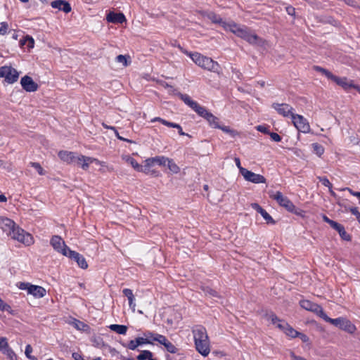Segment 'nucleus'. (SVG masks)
<instances>
[{
	"label": "nucleus",
	"instance_id": "nucleus-1",
	"mask_svg": "<svg viewBox=\"0 0 360 360\" xmlns=\"http://www.w3.org/2000/svg\"><path fill=\"white\" fill-rule=\"evenodd\" d=\"M205 16L213 23L219 24L224 30L231 32L237 37L245 39L251 44L259 46H264L266 44V41L264 39L259 38L257 34L251 32L245 26H240L233 21L226 22L212 12L205 13Z\"/></svg>",
	"mask_w": 360,
	"mask_h": 360
},
{
	"label": "nucleus",
	"instance_id": "nucleus-2",
	"mask_svg": "<svg viewBox=\"0 0 360 360\" xmlns=\"http://www.w3.org/2000/svg\"><path fill=\"white\" fill-rule=\"evenodd\" d=\"M195 348L203 356H207L211 351V345L206 329L198 326L192 330Z\"/></svg>",
	"mask_w": 360,
	"mask_h": 360
},
{
	"label": "nucleus",
	"instance_id": "nucleus-3",
	"mask_svg": "<svg viewBox=\"0 0 360 360\" xmlns=\"http://www.w3.org/2000/svg\"><path fill=\"white\" fill-rule=\"evenodd\" d=\"M184 53L188 56L199 67L213 72H217L219 69V64L217 62L214 61L212 58L202 56L199 53H191L184 51Z\"/></svg>",
	"mask_w": 360,
	"mask_h": 360
},
{
	"label": "nucleus",
	"instance_id": "nucleus-4",
	"mask_svg": "<svg viewBox=\"0 0 360 360\" xmlns=\"http://www.w3.org/2000/svg\"><path fill=\"white\" fill-rule=\"evenodd\" d=\"M16 287L21 290H25L27 295H32L36 299L42 298L46 295V290L44 287L28 282H18Z\"/></svg>",
	"mask_w": 360,
	"mask_h": 360
},
{
	"label": "nucleus",
	"instance_id": "nucleus-5",
	"mask_svg": "<svg viewBox=\"0 0 360 360\" xmlns=\"http://www.w3.org/2000/svg\"><path fill=\"white\" fill-rule=\"evenodd\" d=\"M8 236L25 246H30L34 243L33 236L30 233L21 229L17 224L15 226V228H13Z\"/></svg>",
	"mask_w": 360,
	"mask_h": 360
},
{
	"label": "nucleus",
	"instance_id": "nucleus-6",
	"mask_svg": "<svg viewBox=\"0 0 360 360\" xmlns=\"http://www.w3.org/2000/svg\"><path fill=\"white\" fill-rule=\"evenodd\" d=\"M323 319L349 333H354L356 330V326L346 318L331 319L325 314Z\"/></svg>",
	"mask_w": 360,
	"mask_h": 360
},
{
	"label": "nucleus",
	"instance_id": "nucleus-7",
	"mask_svg": "<svg viewBox=\"0 0 360 360\" xmlns=\"http://www.w3.org/2000/svg\"><path fill=\"white\" fill-rule=\"evenodd\" d=\"M19 76V72L11 66L4 65L0 68V78H4L8 84L17 82Z\"/></svg>",
	"mask_w": 360,
	"mask_h": 360
},
{
	"label": "nucleus",
	"instance_id": "nucleus-8",
	"mask_svg": "<svg viewBox=\"0 0 360 360\" xmlns=\"http://www.w3.org/2000/svg\"><path fill=\"white\" fill-rule=\"evenodd\" d=\"M291 120L293 125L299 131L304 134L310 131L309 123L302 115L295 113Z\"/></svg>",
	"mask_w": 360,
	"mask_h": 360
},
{
	"label": "nucleus",
	"instance_id": "nucleus-9",
	"mask_svg": "<svg viewBox=\"0 0 360 360\" xmlns=\"http://www.w3.org/2000/svg\"><path fill=\"white\" fill-rule=\"evenodd\" d=\"M51 245L56 251L66 257L68 255V252L71 250L65 245V241L62 238L58 236H53L51 238Z\"/></svg>",
	"mask_w": 360,
	"mask_h": 360
},
{
	"label": "nucleus",
	"instance_id": "nucleus-10",
	"mask_svg": "<svg viewBox=\"0 0 360 360\" xmlns=\"http://www.w3.org/2000/svg\"><path fill=\"white\" fill-rule=\"evenodd\" d=\"M270 197L275 200L281 206L285 207L288 211L293 210V203L280 191L271 192Z\"/></svg>",
	"mask_w": 360,
	"mask_h": 360
},
{
	"label": "nucleus",
	"instance_id": "nucleus-11",
	"mask_svg": "<svg viewBox=\"0 0 360 360\" xmlns=\"http://www.w3.org/2000/svg\"><path fill=\"white\" fill-rule=\"evenodd\" d=\"M241 175L245 181L253 184H265L266 181V178L263 175L254 173L247 169H242Z\"/></svg>",
	"mask_w": 360,
	"mask_h": 360
},
{
	"label": "nucleus",
	"instance_id": "nucleus-12",
	"mask_svg": "<svg viewBox=\"0 0 360 360\" xmlns=\"http://www.w3.org/2000/svg\"><path fill=\"white\" fill-rule=\"evenodd\" d=\"M300 304L302 308H303L307 311H313V312L316 313L322 319L323 318V316L326 314L323 311V310L321 306H319L317 304L313 303V302H310L309 300H301L300 302Z\"/></svg>",
	"mask_w": 360,
	"mask_h": 360
},
{
	"label": "nucleus",
	"instance_id": "nucleus-13",
	"mask_svg": "<svg viewBox=\"0 0 360 360\" xmlns=\"http://www.w3.org/2000/svg\"><path fill=\"white\" fill-rule=\"evenodd\" d=\"M272 108H274L279 115L285 117L289 116L292 117V115L295 114L294 108L287 103H273Z\"/></svg>",
	"mask_w": 360,
	"mask_h": 360
},
{
	"label": "nucleus",
	"instance_id": "nucleus-14",
	"mask_svg": "<svg viewBox=\"0 0 360 360\" xmlns=\"http://www.w3.org/2000/svg\"><path fill=\"white\" fill-rule=\"evenodd\" d=\"M20 84L22 89L27 92H34L37 91L39 86L30 76L25 75L20 79Z\"/></svg>",
	"mask_w": 360,
	"mask_h": 360
},
{
	"label": "nucleus",
	"instance_id": "nucleus-15",
	"mask_svg": "<svg viewBox=\"0 0 360 360\" xmlns=\"http://www.w3.org/2000/svg\"><path fill=\"white\" fill-rule=\"evenodd\" d=\"M15 225L16 224L12 219L4 216H0V229L5 232L7 236L10 235Z\"/></svg>",
	"mask_w": 360,
	"mask_h": 360
},
{
	"label": "nucleus",
	"instance_id": "nucleus-16",
	"mask_svg": "<svg viewBox=\"0 0 360 360\" xmlns=\"http://www.w3.org/2000/svg\"><path fill=\"white\" fill-rule=\"evenodd\" d=\"M268 319L273 325H274L278 329H279L284 334H285L290 326L286 321L280 319L277 316H276L274 314H270Z\"/></svg>",
	"mask_w": 360,
	"mask_h": 360
},
{
	"label": "nucleus",
	"instance_id": "nucleus-17",
	"mask_svg": "<svg viewBox=\"0 0 360 360\" xmlns=\"http://www.w3.org/2000/svg\"><path fill=\"white\" fill-rule=\"evenodd\" d=\"M268 319L273 325H274L278 329H279L284 334H285L290 326L286 321L280 319L277 316H276L274 314H270Z\"/></svg>",
	"mask_w": 360,
	"mask_h": 360
},
{
	"label": "nucleus",
	"instance_id": "nucleus-18",
	"mask_svg": "<svg viewBox=\"0 0 360 360\" xmlns=\"http://www.w3.org/2000/svg\"><path fill=\"white\" fill-rule=\"evenodd\" d=\"M333 82H334L335 84L346 91H348L350 89H355V86H356V84H355L352 80L349 79L347 77H340L335 76Z\"/></svg>",
	"mask_w": 360,
	"mask_h": 360
},
{
	"label": "nucleus",
	"instance_id": "nucleus-19",
	"mask_svg": "<svg viewBox=\"0 0 360 360\" xmlns=\"http://www.w3.org/2000/svg\"><path fill=\"white\" fill-rule=\"evenodd\" d=\"M94 162H98V159L79 155H77L75 164L79 165L83 169L87 170L89 165L94 163Z\"/></svg>",
	"mask_w": 360,
	"mask_h": 360
},
{
	"label": "nucleus",
	"instance_id": "nucleus-20",
	"mask_svg": "<svg viewBox=\"0 0 360 360\" xmlns=\"http://www.w3.org/2000/svg\"><path fill=\"white\" fill-rule=\"evenodd\" d=\"M68 257L74 259L78 264V266L84 269H86L88 267V264L85 259V258L80 255L79 253L70 250L67 255Z\"/></svg>",
	"mask_w": 360,
	"mask_h": 360
},
{
	"label": "nucleus",
	"instance_id": "nucleus-21",
	"mask_svg": "<svg viewBox=\"0 0 360 360\" xmlns=\"http://www.w3.org/2000/svg\"><path fill=\"white\" fill-rule=\"evenodd\" d=\"M58 157L68 164H75L77 155L73 152L61 150L58 153Z\"/></svg>",
	"mask_w": 360,
	"mask_h": 360
},
{
	"label": "nucleus",
	"instance_id": "nucleus-22",
	"mask_svg": "<svg viewBox=\"0 0 360 360\" xmlns=\"http://www.w3.org/2000/svg\"><path fill=\"white\" fill-rule=\"evenodd\" d=\"M107 20L113 23H122L126 20L125 16L122 13H116L110 12L107 15Z\"/></svg>",
	"mask_w": 360,
	"mask_h": 360
},
{
	"label": "nucleus",
	"instance_id": "nucleus-23",
	"mask_svg": "<svg viewBox=\"0 0 360 360\" xmlns=\"http://www.w3.org/2000/svg\"><path fill=\"white\" fill-rule=\"evenodd\" d=\"M51 6L53 8H58L60 11H64L66 13H69L71 11L70 5L65 1L57 0L52 1Z\"/></svg>",
	"mask_w": 360,
	"mask_h": 360
},
{
	"label": "nucleus",
	"instance_id": "nucleus-24",
	"mask_svg": "<svg viewBox=\"0 0 360 360\" xmlns=\"http://www.w3.org/2000/svg\"><path fill=\"white\" fill-rule=\"evenodd\" d=\"M68 323L78 330L86 331L89 329L86 324L75 319H71Z\"/></svg>",
	"mask_w": 360,
	"mask_h": 360
},
{
	"label": "nucleus",
	"instance_id": "nucleus-25",
	"mask_svg": "<svg viewBox=\"0 0 360 360\" xmlns=\"http://www.w3.org/2000/svg\"><path fill=\"white\" fill-rule=\"evenodd\" d=\"M122 160L129 164L135 170L139 172V170H141V165H139L135 159L131 158L129 155H123L122 157Z\"/></svg>",
	"mask_w": 360,
	"mask_h": 360
},
{
	"label": "nucleus",
	"instance_id": "nucleus-26",
	"mask_svg": "<svg viewBox=\"0 0 360 360\" xmlns=\"http://www.w3.org/2000/svg\"><path fill=\"white\" fill-rule=\"evenodd\" d=\"M109 328L120 335H125L127 331V326L124 325H119V324H111L109 326Z\"/></svg>",
	"mask_w": 360,
	"mask_h": 360
},
{
	"label": "nucleus",
	"instance_id": "nucleus-27",
	"mask_svg": "<svg viewBox=\"0 0 360 360\" xmlns=\"http://www.w3.org/2000/svg\"><path fill=\"white\" fill-rule=\"evenodd\" d=\"M195 112H197L200 116L204 117L205 119L209 115L210 113L205 108L201 106L198 103L193 106L192 108Z\"/></svg>",
	"mask_w": 360,
	"mask_h": 360
},
{
	"label": "nucleus",
	"instance_id": "nucleus-28",
	"mask_svg": "<svg viewBox=\"0 0 360 360\" xmlns=\"http://www.w3.org/2000/svg\"><path fill=\"white\" fill-rule=\"evenodd\" d=\"M166 166L169 171L173 174H178L180 172V167L176 164V162L169 158H167L166 162Z\"/></svg>",
	"mask_w": 360,
	"mask_h": 360
},
{
	"label": "nucleus",
	"instance_id": "nucleus-29",
	"mask_svg": "<svg viewBox=\"0 0 360 360\" xmlns=\"http://www.w3.org/2000/svg\"><path fill=\"white\" fill-rule=\"evenodd\" d=\"M155 165L153 158H148L144 161V165H141V170H139V172L148 174L150 171V168L153 167Z\"/></svg>",
	"mask_w": 360,
	"mask_h": 360
},
{
	"label": "nucleus",
	"instance_id": "nucleus-30",
	"mask_svg": "<svg viewBox=\"0 0 360 360\" xmlns=\"http://www.w3.org/2000/svg\"><path fill=\"white\" fill-rule=\"evenodd\" d=\"M20 44L21 46H26L30 50L34 47V41L32 37L26 36L20 39Z\"/></svg>",
	"mask_w": 360,
	"mask_h": 360
},
{
	"label": "nucleus",
	"instance_id": "nucleus-31",
	"mask_svg": "<svg viewBox=\"0 0 360 360\" xmlns=\"http://www.w3.org/2000/svg\"><path fill=\"white\" fill-rule=\"evenodd\" d=\"M208 122L210 123V125L212 127L217 128L219 129L221 127V125L219 124V119L215 117L214 115H212L211 112L209 114V115L205 118Z\"/></svg>",
	"mask_w": 360,
	"mask_h": 360
},
{
	"label": "nucleus",
	"instance_id": "nucleus-32",
	"mask_svg": "<svg viewBox=\"0 0 360 360\" xmlns=\"http://www.w3.org/2000/svg\"><path fill=\"white\" fill-rule=\"evenodd\" d=\"M136 358L138 360H155L153 358V353L149 350L141 351Z\"/></svg>",
	"mask_w": 360,
	"mask_h": 360
},
{
	"label": "nucleus",
	"instance_id": "nucleus-33",
	"mask_svg": "<svg viewBox=\"0 0 360 360\" xmlns=\"http://www.w3.org/2000/svg\"><path fill=\"white\" fill-rule=\"evenodd\" d=\"M181 99L190 108H193V106L196 104V101L191 99V98L187 94H181Z\"/></svg>",
	"mask_w": 360,
	"mask_h": 360
},
{
	"label": "nucleus",
	"instance_id": "nucleus-34",
	"mask_svg": "<svg viewBox=\"0 0 360 360\" xmlns=\"http://www.w3.org/2000/svg\"><path fill=\"white\" fill-rule=\"evenodd\" d=\"M130 57L129 56L119 55L116 58L117 63H122L123 66L127 67L130 63Z\"/></svg>",
	"mask_w": 360,
	"mask_h": 360
},
{
	"label": "nucleus",
	"instance_id": "nucleus-35",
	"mask_svg": "<svg viewBox=\"0 0 360 360\" xmlns=\"http://www.w3.org/2000/svg\"><path fill=\"white\" fill-rule=\"evenodd\" d=\"M2 354L6 355L9 360H18L17 355L10 347H8Z\"/></svg>",
	"mask_w": 360,
	"mask_h": 360
},
{
	"label": "nucleus",
	"instance_id": "nucleus-36",
	"mask_svg": "<svg viewBox=\"0 0 360 360\" xmlns=\"http://www.w3.org/2000/svg\"><path fill=\"white\" fill-rule=\"evenodd\" d=\"M312 148L314 153H316L319 157H321L324 153V148L319 143H313Z\"/></svg>",
	"mask_w": 360,
	"mask_h": 360
},
{
	"label": "nucleus",
	"instance_id": "nucleus-37",
	"mask_svg": "<svg viewBox=\"0 0 360 360\" xmlns=\"http://www.w3.org/2000/svg\"><path fill=\"white\" fill-rule=\"evenodd\" d=\"M259 214L262 216V217L264 219V220L266 221V222L267 224H275V221L273 219V218L270 216V214L265 210L263 209V210H262Z\"/></svg>",
	"mask_w": 360,
	"mask_h": 360
},
{
	"label": "nucleus",
	"instance_id": "nucleus-38",
	"mask_svg": "<svg viewBox=\"0 0 360 360\" xmlns=\"http://www.w3.org/2000/svg\"><path fill=\"white\" fill-rule=\"evenodd\" d=\"M167 158L165 156H156L153 158V161L155 165L160 166H166Z\"/></svg>",
	"mask_w": 360,
	"mask_h": 360
},
{
	"label": "nucleus",
	"instance_id": "nucleus-39",
	"mask_svg": "<svg viewBox=\"0 0 360 360\" xmlns=\"http://www.w3.org/2000/svg\"><path fill=\"white\" fill-rule=\"evenodd\" d=\"M285 335L290 338H295L299 335V332L294 329L291 326H289Z\"/></svg>",
	"mask_w": 360,
	"mask_h": 360
},
{
	"label": "nucleus",
	"instance_id": "nucleus-40",
	"mask_svg": "<svg viewBox=\"0 0 360 360\" xmlns=\"http://www.w3.org/2000/svg\"><path fill=\"white\" fill-rule=\"evenodd\" d=\"M9 345L8 343V340L6 338L1 337L0 338V352L3 353L8 347Z\"/></svg>",
	"mask_w": 360,
	"mask_h": 360
},
{
	"label": "nucleus",
	"instance_id": "nucleus-41",
	"mask_svg": "<svg viewBox=\"0 0 360 360\" xmlns=\"http://www.w3.org/2000/svg\"><path fill=\"white\" fill-rule=\"evenodd\" d=\"M219 129H220L221 130H222L224 132L229 134L231 137H234L237 135V132L231 129L230 127H227V126H221V127H219Z\"/></svg>",
	"mask_w": 360,
	"mask_h": 360
},
{
	"label": "nucleus",
	"instance_id": "nucleus-42",
	"mask_svg": "<svg viewBox=\"0 0 360 360\" xmlns=\"http://www.w3.org/2000/svg\"><path fill=\"white\" fill-rule=\"evenodd\" d=\"M136 340L139 347L143 345L153 344V342L150 339L146 338L145 336L136 338Z\"/></svg>",
	"mask_w": 360,
	"mask_h": 360
},
{
	"label": "nucleus",
	"instance_id": "nucleus-43",
	"mask_svg": "<svg viewBox=\"0 0 360 360\" xmlns=\"http://www.w3.org/2000/svg\"><path fill=\"white\" fill-rule=\"evenodd\" d=\"M165 349L170 353L174 354L177 352L176 347L169 340L164 345Z\"/></svg>",
	"mask_w": 360,
	"mask_h": 360
},
{
	"label": "nucleus",
	"instance_id": "nucleus-44",
	"mask_svg": "<svg viewBox=\"0 0 360 360\" xmlns=\"http://www.w3.org/2000/svg\"><path fill=\"white\" fill-rule=\"evenodd\" d=\"M30 165L37 170L39 175H44L45 174L44 169L41 167L39 163L30 162Z\"/></svg>",
	"mask_w": 360,
	"mask_h": 360
},
{
	"label": "nucleus",
	"instance_id": "nucleus-45",
	"mask_svg": "<svg viewBox=\"0 0 360 360\" xmlns=\"http://www.w3.org/2000/svg\"><path fill=\"white\" fill-rule=\"evenodd\" d=\"M201 288L204 291L205 295H209L212 296V297H217V292L215 290L211 289L208 286H202Z\"/></svg>",
	"mask_w": 360,
	"mask_h": 360
},
{
	"label": "nucleus",
	"instance_id": "nucleus-46",
	"mask_svg": "<svg viewBox=\"0 0 360 360\" xmlns=\"http://www.w3.org/2000/svg\"><path fill=\"white\" fill-rule=\"evenodd\" d=\"M123 345L130 350H135L139 347L136 339L130 340L127 345Z\"/></svg>",
	"mask_w": 360,
	"mask_h": 360
},
{
	"label": "nucleus",
	"instance_id": "nucleus-47",
	"mask_svg": "<svg viewBox=\"0 0 360 360\" xmlns=\"http://www.w3.org/2000/svg\"><path fill=\"white\" fill-rule=\"evenodd\" d=\"M338 233H339L340 237L343 240H347V241H349L351 240L350 236L346 232V231L345 230V228L343 226L342 229H340V230H339Z\"/></svg>",
	"mask_w": 360,
	"mask_h": 360
},
{
	"label": "nucleus",
	"instance_id": "nucleus-48",
	"mask_svg": "<svg viewBox=\"0 0 360 360\" xmlns=\"http://www.w3.org/2000/svg\"><path fill=\"white\" fill-rule=\"evenodd\" d=\"M9 26L7 22H3L0 26V35H4L8 33Z\"/></svg>",
	"mask_w": 360,
	"mask_h": 360
},
{
	"label": "nucleus",
	"instance_id": "nucleus-49",
	"mask_svg": "<svg viewBox=\"0 0 360 360\" xmlns=\"http://www.w3.org/2000/svg\"><path fill=\"white\" fill-rule=\"evenodd\" d=\"M11 308L10 305L6 303L2 299L0 298V311L10 312Z\"/></svg>",
	"mask_w": 360,
	"mask_h": 360
},
{
	"label": "nucleus",
	"instance_id": "nucleus-50",
	"mask_svg": "<svg viewBox=\"0 0 360 360\" xmlns=\"http://www.w3.org/2000/svg\"><path fill=\"white\" fill-rule=\"evenodd\" d=\"M32 352V348L31 347V345H27L25 347V356L30 359H32V360H37V359L32 356L31 355V353Z\"/></svg>",
	"mask_w": 360,
	"mask_h": 360
},
{
	"label": "nucleus",
	"instance_id": "nucleus-51",
	"mask_svg": "<svg viewBox=\"0 0 360 360\" xmlns=\"http://www.w3.org/2000/svg\"><path fill=\"white\" fill-rule=\"evenodd\" d=\"M151 122H160V123H162V124L167 126V127H169L170 126V124H172V122H168L161 117H154L153 119L151 120L150 121Z\"/></svg>",
	"mask_w": 360,
	"mask_h": 360
},
{
	"label": "nucleus",
	"instance_id": "nucleus-52",
	"mask_svg": "<svg viewBox=\"0 0 360 360\" xmlns=\"http://www.w3.org/2000/svg\"><path fill=\"white\" fill-rule=\"evenodd\" d=\"M151 122H160V123H162V124L167 126V127H169L170 126V124H172V122H168L161 117H154L153 119L151 120L150 121Z\"/></svg>",
	"mask_w": 360,
	"mask_h": 360
},
{
	"label": "nucleus",
	"instance_id": "nucleus-53",
	"mask_svg": "<svg viewBox=\"0 0 360 360\" xmlns=\"http://www.w3.org/2000/svg\"><path fill=\"white\" fill-rule=\"evenodd\" d=\"M288 211L295 214L296 215L300 216L302 217H304V216H305V212L302 210L296 208L294 204H293V210H288Z\"/></svg>",
	"mask_w": 360,
	"mask_h": 360
},
{
	"label": "nucleus",
	"instance_id": "nucleus-54",
	"mask_svg": "<svg viewBox=\"0 0 360 360\" xmlns=\"http://www.w3.org/2000/svg\"><path fill=\"white\" fill-rule=\"evenodd\" d=\"M155 341L158 342L160 344L162 345H165V343L168 341V340L165 336L158 334V335L155 336Z\"/></svg>",
	"mask_w": 360,
	"mask_h": 360
},
{
	"label": "nucleus",
	"instance_id": "nucleus-55",
	"mask_svg": "<svg viewBox=\"0 0 360 360\" xmlns=\"http://www.w3.org/2000/svg\"><path fill=\"white\" fill-rule=\"evenodd\" d=\"M146 338H148L152 341H155V336L158 335V333H154L150 331H146L143 333Z\"/></svg>",
	"mask_w": 360,
	"mask_h": 360
},
{
	"label": "nucleus",
	"instance_id": "nucleus-56",
	"mask_svg": "<svg viewBox=\"0 0 360 360\" xmlns=\"http://www.w3.org/2000/svg\"><path fill=\"white\" fill-rule=\"evenodd\" d=\"M169 127L177 129L178 131H179V134L180 135H181V136H184V135L188 136V134H186V133H184L181 127L179 124H176V123L172 122V124H170Z\"/></svg>",
	"mask_w": 360,
	"mask_h": 360
},
{
	"label": "nucleus",
	"instance_id": "nucleus-57",
	"mask_svg": "<svg viewBox=\"0 0 360 360\" xmlns=\"http://www.w3.org/2000/svg\"><path fill=\"white\" fill-rule=\"evenodd\" d=\"M319 179L323 186L328 187L329 189L332 188L331 183L326 177H319Z\"/></svg>",
	"mask_w": 360,
	"mask_h": 360
},
{
	"label": "nucleus",
	"instance_id": "nucleus-58",
	"mask_svg": "<svg viewBox=\"0 0 360 360\" xmlns=\"http://www.w3.org/2000/svg\"><path fill=\"white\" fill-rule=\"evenodd\" d=\"M322 74L323 75H325L328 79H330V80H333L335 75H334L332 72H330V71H328V70L325 69L324 70H323V72Z\"/></svg>",
	"mask_w": 360,
	"mask_h": 360
},
{
	"label": "nucleus",
	"instance_id": "nucleus-59",
	"mask_svg": "<svg viewBox=\"0 0 360 360\" xmlns=\"http://www.w3.org/2000/svg\"><path fill=\"white\" fill-rule=\"evenodd\" d=\"M256 128H257V131H259L260 132H262L264 134H269V133H270L268 127L265 125H258Z\"/></svg>",
	"mask_w": 360,
	"mask_h": 360
},
{
	"label": "nucleus",
	"instance_id": "nucleus-60",
	"mask_svg": "<svg viewBox=\"0 0 360 360\" xmlns=\"http://www.w3.org/2000/svg\"><path fill=\"white\" fill-rule=\"evenodd\" d=\"M122 292L128 299L134 297L131 289L125 288L122 290Z\"/></svg>",
	"mask_w": 360,
	"mask_h": 360
},
{
	"label": "nucleus",
	"instance_id": "nucleus-61",
	"mask_svg": "<svg viewBox=\"0 0 360 360\" xmlns=\"http://www.w3.org/2000/svg\"><path fill=\"white\" fill-rule=\"evenodd\" d=\"M269 135L271 139L276 142H279L281 140V136L277 133L270 132Z\"/></svg>",
	"mask_w": 360,
	"mask_h": 360
},
{
	"label": "nucleus",
	"instance_id": "nucleus-62",
	"mask_svg": "<svg viewBox=\"0 0 360 360\" xmlns=\"http://www.w3.org/2000/svg\"><path fill=\"white\" fill-rule=\"evenodd\" d=\"M330 225L331 226V227H333L337 231H339V230H340V229H342L343 226L335 221H332L331 223L330 224Z\"/></svg>",
	"mask_w": 360,
	"mask_h": 360
},
{
	"label": "nucleus",
	"instance_id": "nucleus-63",
	"mask_svg": "<svg viewBox=\"0 0 360 360\" xmlns=\"http://www.w3.org/2000/svg\"><path fill=\"white\" fill-rule=\"evenodd\" d=\"M351 212L356 216L357 220L360 223V212L358 211L356 207H353L350 210Z\"/></svg>",
	"mask_w": 360,
	"mask_h": 360
},
{
	"label": "nucleus",
	"instance_id": "nucleus-64",
	"mask_svg": "<svg viewBox=\"0 0 360 360\" xmlns=\"http://www.w3.org/2000/svg\"><path fill=\"white\" fill-rule=\"evenodd\" d=\"M72 357L75 360H84L82 356V354L75 352L72 354Z\"/></svg>",
	"mask_w": 360,
	"mask_h": 360
}]
</instances>
